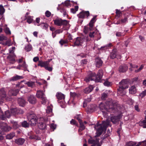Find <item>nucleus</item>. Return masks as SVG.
Here are the masks:
<instances>
[{
	"label": "nucleus",
	"instance_id": "f257e3e1",
	"mask_svg": "<svg viewBox=\"0 0 146 146\" xmlns=\"http://www.w3.org/2000/svg\"><path fill=\"white\" fill-rule=\"evenodd\" d=\"M117 104L115 101L111 99L106 101L104 107H102V104L100 105V109L104 117L107 116V112L114 113L117 111Z\"/></svg>",
	"mask_w": 146,
	"mask_h": 146
},
{
	"label": "nucleus",
	"instance_id": "f03ea898",
	"mask_svg": "<svg viewBox=\"0 0 146 146\" xmlns=\"http://www.w3.org/2000/svg\"><path fill=\"white\" fill-rule=\"evenodd\" d=\"M110 122L108 119L103 121L101 124L98 123L94 126V128L97 130L96 137L100 136L104 130H106L107 127L110 125Z\"/></svg>",
	"mask_w": 146,
	"mask_h": 146
},
{
	"label": "nucleus",
	"instance_id": "7ed1b4c3",
	"mask_svg": "<svg viewBox=\"0 0 146 146\" xmlns=\"http://www.w3.org/2000/svg\"><path fill=\"white\" fill-rule=\"evenodd\" d=\"M103 75L102 71L99 70L97 75L94 73H91L89 74L88 77L84 79L86 82L90 81H94L95 82H101Z\"/></svg>",
	"mask_w": 146,
	"mask_h": 146
},
{
	"label": "nucleus",
	"instance_id": "20e7f679",
	"mask_svg": "<svg viewBox=\"0 0 146 146\" xmlns=\"http://www.w3.org/2000/svg\"><path fill=\"white\" fill-rule=\"evenodd\" d=\"M53 21L54 24L56 26H60L63 25L64 27H66L64 30H68L70 27L69 21L66 20H62L60 18H57L54 20Z\"/></svg>",
	"mask_w": 146,
	"mask_h": 146
},
{
	"label": "nucleus",
	"instance_id": "39448f33",
	"mask_svg": "<svg viewBox=\"0 0 146 146\" xmlns=\"http://www.w3.org/2000/svg\"><path fill=\"white\" fill-rule=\"evenodd\" d=\"M27 118L30 124L32 126H35L37 123L38 118L34 113H30L27 116Z\"/></svg>",
	"mask_w": 146,
	"mask_h": 146
},
{
	"label": "nucleus",
	"instance_id": "423d86ee",
	"mask_svg": "<svg viewBox=\"0 0 146 146\" xmlns=\"http://www.w3.org/2000/svg\"><path fill=\"white\" fill-rule=\"evenodd\" d=\"M119 84V86L117 89L118 92H121L124 89L129 87V82L126 79H123Z\"/></svg>",
	"mask_w": 146,
	"mask_h": 146
},
{
	"label": "nucleus",
	"instance_id": "0eeeda50",
	"mask_svg": "<svg viewBox=\"0 0 146 146\" xmlns=\"http://www.w3.org/2000/svg\"><path fill=\"white\" fill-rule=\"evenodd\" d=\"M36 96L37 98H40L42 100V104H45L47 100L43 91L40 90H38L37 91Z\"/></svg>",
	"mask_w": 146,
	"mask_h": 146
},
{
	"label": "nucleus",
	"instance_id": "6e6552de",
	"mask_svg": "<svg viewBox=\"0 0 146 146\" xmlns=\"http://www.w3.org/2000/svg\"><path fill=\"white\" fill-rule=\"evenodd\" d=\"M96 17H94L91 19L89 24L90 27L89 28L86 27H85L84 32L86 34H87L88 33L89 30L91 31L92 30L94 24L96 21Z\"/></svg>",
	"mask_w": 146,
	"mask_h": 146
},
{
	"label": "nucleus",
	"instance_id": "1a4fd4ad",
	"mask_svg": "<svg viewBox=\"0 0 146 146\" xmlns=\"http://www.w3.org/2000/svg\"><path fill=\"white\" fill-rule=\"evenodd\" d=\"M84 39L80 37H78L76 38L75 41L74 42V45L72 46L74 47L75 46H78L80 45H82L83 43Z\"/></svg>",
	"mask_w": 146,
	"mask_h": 146
},
{
	"label": "nucleus",
	"instance_id": "9d476101",
	"mask_svg": "<svg viewBox=\"0 0 146 146\" xmlns=\"http://www.w3.org/2000/svg\"><path fill=\"white\" fill-rule=\"evenodd\" d=\"M6 94L4 89L3 88L1 89L0 90V97L3 98H6L7 101H11V99L10 97H6Z\"/></svg>",
	"mask_w": 146,
	"mask_h": 146
},
{
	"label": "nucleus",
	"instance_id": "9b49d317",
	"mask_svg": "<svg viewBox=\"0 0 146 146\" xmlns=\"http://www.w3.org/2000/svg\"><path fill=\"white\" fill-rule=\"evenodd\" d=\"M128 68V67L127 65L123 64L119 66L118 68V71L120 72H125L127 71Z\"/></svg>",
	"mask_w": 146,
	"mask_h": 146
},
{
	"label": "nucleus",
	"instance_id": "f8f14e48",
	"mask_svg": "<svg viewBox=\"0 0 146 146\" xmlns=\"http://www.w3.org/2000/svg\"><path fill=\"white\" fill-rule=\"evenodd\" d=\"M90 15V13L89 11H82L78 15V17L80 19H83L84 18L85 16L88 17Z\"/></svg>",
	"mask_w": 146,
	"mask_h": 146
},
{
	"label": "nucleus",
	"instance_id": "ddd939ff",
	"mask_svg": "<svg viewBox=\"0 0 146 146\" xmlns=\"http://www.w3.org/2000/svg\"><path fill=\"white\" fill-rule=\"evenodd\" d=\"M50 61H43L42 60L39 61H38V66H40L41 67H45L47 66H49Z\"/></svg>",
	"mask_w": 146,
	"mask_h": 146
},
{
	"label": "nucleus",
	"instance_id": "4468645a",
	"mask_svg": "<svg viewBox=\"0 0 146 146\" xmlns=\"http://www.w3.org/2000/svg\"><path fill=\"white\" fill-rule=\"evenodd\" d=\"M19 91L18 89H13L10 90L8 93V94L9 96H16Z\"/></svg>",
	"mask_w": 146,
	"mask_h": 146
},
{
	"label": "nucleus",
	"instance_id": "2eb2a0df",
	"mask_svg": "<svg viewBox=\"0 0 146 146\" xmlns=\"http://www.w3.org/2000/svg\"><path fill=\"white\" fill-rule=\"evenodd\" d=\"M28 100L29 102L31 104H35L36 102V98L33 95L29 96L28 98Z\"/></svg>",
	"mask_w": 146,
	"mask_h": 146
},
{
	"label": "nucleus",
	"instance_id": "dca6fc26",
	"mask_svg": "<svg viewBox=\"0 0 146 146\" xmlns=\"http://www.w3.org/2000/svg\"><path fill=\"white\" fill-rule=\"evenodd\" d=\"M119 115L114 116L111 117V121L113 124H116L119 121L120 119Z\"/></svg>",
	"mask_w": 146,
	"mask_h": 146
},
{
	"label": "nucleus",
	"instance_id": "f3484780",
	"mask_svg": "<svg viewBox=\"0 0 146 146\" xmlns=\"http://www.w3.org/2000/svg\"><path fill=\"white\" fill-rule=\"evenodd\" d=\"M1 128L2 131H9L11 130L12 128L5 123L1 127Z\"/></svg>",
	"mask_w": 146,
	"mask_h": 146
},
{
	"label": "nucleus",
	"instance_id": "a211bd4d",
	"mask_svg": "<svg viewBox=\"0 0 146 146\" xmlns=\"http://www.w3.org/2000/svg\"><path fill=\"white\" fill-rule=\"evenodd\" d=\"M56 97L58 100V101L59 103L61 102L59 101L60 100H63L65 98V96L63 94L60 92H58L57 93Z\"/></svg>",
	"mask_w": 146,
	"mask_h": 146
},
{
	"label": "nucleus",
	"instance_id": "6ab92c4d",
	"mask_svg": "<svg viewBox=\"0 0 146 146\" xmlns=\"http://www.w3.org/2000/svg\"><path fill=\"white\" fill-rule=\"evenodd\" d=\"M25 140L23 138H19L15 139V142L18 145H22L25 142Z\"/></svg>",
	"mask_w": 146,
	"mask_h": 146
},
{
	"label": "nucleus",
	"instance_id": "aec40b11",
	"mask_svg": "<svg viewBox=\"0 0 146 146\" xmlns=\"http://www.w3.org/2000/svg\"><path fill=\"white\" fill-rule=\"evenodd\" d=\"M94 88V87L92 85H90L88 87L84 89V93L86 94H88L92 91Z\"/></svg>",
	"mask_w": 146,
	"mask_h": 146
},
{
	"label": "nucleus",
	"instance_id": "412c9836",
	"mask_svg": "<svg viewBox=\"0 0 146 146\" xmlns=\"http://www.w3.org/2000/svg\"><path fill=\"white\" fill-rule=\"evenodd\" d=\"M96 66L97 67H100L102 66L103 62L99 58H96L95 60Z\"/></svg>",
	"mask_w": 146,
	"mask_h": 146
},
{
	"label": "nucleus",
	"instance_id": "4be33fe9",
	"mask_svg": "<svg viewBox=\"0 0 146 146\" xmlns=\"http://www.w3.org/2000/svg\"><path fill=\"white\" fill-rule=\"evenodd\" d=\"M137 92L136 87L135 86H132L129 87V93L131 94H135Z\"/></svg>",
	"mask_w": 146,
	"mask_h": 146
},
{
	"label": "nucleus",
	"instance_id": "5701e85b",
	"mask_svg": "<svg viewBox=\"0 0 146 146\" xmlns=\"http://www.w3.org/2000/svg\"><path fill=\"white\" fill-rule=\"evenodd\" d=\"M23 78V77L22 76H20L18 75H17L11 78L10 79V80L11 81H15L20 79H22Z\"/></svg>",
	"mask_w": 146,
	"mask_h": 146
},
{
	"label": "nucleus",
	"instance_id": "b1692460",
	"mask_svg": "<svg viewBox=\"0 0 146 146\" xmlns=\"http://www.w3.org/2000/svg\"><path fill=\"white\" fill-rule=\"evenodd\" d=\"M38 126L39 128L41 129H44L46 126L44 121L39 122L38 124Z\"/></svg>",
	"mask_w": 146,
	"mask_h": 146
},
{
	"label": "nucleus",
	"instance_id": "393cba45",
	"mask_svg": "<svg viewBox=\"0 0 146 146\" xmlns=\"http://www.w3.org/2000/svg\"><path fill=\"white\" fill-rule=\"evenodd\" d=\"M15 132H12L7 135L6 136V138L7 139H11L15 136Z\"/></svg>",
	"mask_w": 146,
	"mask_h": 146
},
{
	"label": "nucleus",
	"instance_id": "a878e982",
	"mask_svg": "<svg viewBox=\"0 0 146 146\" xmlns=\"http://www.w3.org/2000/svg\"><path fill=\"white\" fill-rule=\"evenodd\" d=\"M5 11V9L3 7L2 5H0V20L3 17V14Z\"/></svg>",
	"mask_w": 146,
	"mask_h": 146
},
{
	"label": "nucleus",
	"instance_id": "bb28decb",
	"mask_svg": "<svg viewBox=\"0 0 146 146\" xmlns=\"http://www.w3.org/2000/svg\"><path fill=\"white\" fill-rule=\"evenodd\" d=\"M18 102L19 105L21 106H23L26 103V101L23 98H19L18 99Z\"/></svg>",
	"mask_w": 146,
	"mask_h": 146
},
{
	"label": "nucleus",
	"instance_id": "cd10ccee",
	"mask_svg": "<svg viewBox=\"0 0 146 146\" xmlns=\"http://www.w3.org/2000/svg\"><path fill=\"white\" fill-rule=\"evenodd\" d=\"M25 84L27 85L28 87L32 88L35 86V82L32 81H28L26 82Z\"/></svg>",
	"mask_w": 146,
	"mask_h": 146
},
{
	"label": "nucleus",
	"instance_id": "c85d7f7f",
	"mask_svg": "<svg viewBox=\"0 0 146 146\" xmlns=\"http://www.w3.org/2000/svg\"><path fill=\"white\" fill-rule=\"evenodd\" d=\"M112 46L111 43H110L109 44L106 45L105 46L101 47L100 49V50H105L108 49V48Z\"/></svg>",
	"mask_w": 146,
	"mask_h": 146
},
{
	"label": "nucleus",
	"instance_id": "c756f323",
	"mask_svg": "<svg viewBox=\"0 0 146 146\" xmlns=\"http://www.w3.org/2000/svg\"><path fill=\"white\" fill-rule=\"evenodd\" d=\"M117 55V51L116 50H113L111 53L110 56L111 58L114 59L115 58Z\"/></svg>",
	"mask_w": 146,
	"mask_h": 146
},
{
	"label": "nucleus",
	"instance_id": "7c9ffc66",
	"mask_svg": "<svg viewBox=\"0 0 146 146\" xmlns=\"http://www.w3.org/2000/svg\"><path fill=\"white\" fill-rule=\"evenodd\" d=\"M11 123L14 129H16L18 128L19 126L17 122L11 120Z\"/></svg>",
	"mask_w": 146,
	"mask_h": 146
},
{
	"label": "nucleus",
	"instance_id": "2f4dec72",
	"mask_svg": "<svg viewBox=\"0 0 146 146\" xmlns=\"http://www.w3.org/2000/svg\"><path fill=\"white\" fill-rule=\"evenodd\" d=\"M137 143L136 142L129 141L127 142L125 145V146H133L136 145Z\"/></svg>",
	"mask_w": 146,
	"mask_h": 146
},
{
	"label": "nucleus",
	"instance_id": "473e14b6",
	"mask_svg": "<svg viewBox=\"0 0 146 146\" xmlns=\"http://www.w3.org/2000/svg\"><path fill=\"white\" fill-rule=\"evenodd\" d=\"M80 125L79 128L78 129V132H80L85 129V127L82 122L80 123Z\"/></svg>",
	"mask_w": 146,
	"mask_h": 146
},
{
	"label": "nucleus",
	"instance_id": "72a5a7b5",
	"mask_svg": "<svg viewBox=\"0 0 146 146\" xmlns=\"http://www.w3.org/2000/svg\"><path fill=\"white\" fill-rule=\"evenodd\" d=\"M88 142L89 144H93V145H92V146H93L95 145L97 143V141L94 139H91L88 140Z\"/></svg>",
	"mask_w": 146,
	"mask_h": 146
},
{
	"label": "nucleus",
	"instance_id": "f704fd0d",
	"mask_svg": "<svg viewBox=\"0 0 146 146\" xmlns=\"http://www.w3.org/2000/svg\"><path fill=\"white\" fill-rule=\"evenodd\" d=\"M29 123H28L26 121H24L22 123L21 125L23 127L27 128L29 126Z\"/></svg>",
	"mask_w": 146,
	"mask_h": 146
},
{
	"label": "nucleus",
	"instance_id": "c9c22d12",
	"mask_svg": "<svg viewBox=\"0 0 146 146\" xmlns=\"http://www.w3.org/2000/svg\"><path fill=\"white\" fill-rule=\"evenodd\" d=\"M10 113L11 115H14L17 114V109L11 108L10 110Z\"/></svg>",
	"mask_w": 146,
	"mask_h": 146
},
{
	"label": "nucleus",
	"instance_id": "e433bc0d",
	"mask_svg": "<svg viewBox=\"0 0 146 146\" xmlns=\"http://www.w3.org/2000/svg\"><path fill=\"white\" fill-rule=\"evenodd\" d=\"M11 115L10 112L9 111H7L5 112V115L4 116L5 117H5H7L8 118H9L10 116Z\"/></svg>",
	"mask_w": 146,
	"mask_h": 146
},
{
	"label": "nucleus",
	"instance_id": "4c0bfd02",
	"mask_svg": "<svg viewBox=\"0 0 146 146\" xmlns=\"http://www.w3.org/2000/svg\"><path fill=\"white\" fill-rule=\"evenodd\" d=\"M71 97L73 98L77 97L78 96V95L75 92H70V93Z\"/></svg>",
	"mask_w": 146,
	"mask_h": 146
},
{
	"label": "nucleus",
	"instance_id": "58836bf2",
	"mask_svg": "<svg viewBox=\"0 0 146 146\" xmlns=\"http://www.w3.org/2000/svg\"><path fill=\"white\" fill-rule=\"evenodd\" d=\"M96 31L90 32L89 35V36L91 38H93L96 34Z\"/></svg>",
	"mask_w": 146,
	"mask_h": 146
},
{
	"label": "nucleus",
	"instance_id": "ea45409f",
	"mask_svg": "<svg viewBox=\"0 0 146 146\" xmlns=\"http://www.w3.org/2000/svg\"><path fill=\"white\" fill-rule=\"evenodd\" d=\"M4 116V113L1 111V108H0V118L2 120H4L5 119V117Z\"/></svg>",
	"mask_w": 146,
	"mask_h": 146
},
{
	"label": "nucleus",
	"instance_id": "a19ab883",
	"mask_svg": "<svg viewBox=\"0 0 146 146\" xmlns=\"http://www.w3.org/2000/svg\"><path fill=\"white\" fill-rule=\"evenodd\" d=\"M108 96L107 94L103 93L102 95L101 99L102 100H105L107 98Z\"/></svg>",
	"mask_w": 146,
	"mask_h": 146
},
{
	"label": "nucleus",
	"instance_id": "79ce46f5",
	"mask_svg": "<svg viewBox=\"0 0 146 146\" xmlns=\"http://www.w3.org/2000/svg\"><path fill=\"white\" fill-rule=\"evenodd\" d=\"M32 49L31 45L30 44H28L25 46V50L27 51H30Z\"/></svg>",
	"mask_w": 146,
	"mask_h": 146
},
{
	"label": "nucleus",
	"instance_id": "37998d69",
	"mask_svg": "<svg viewBox=\"0 0 146 146\" xmlns=\"http://www.w3.org/2000/svg\"><path fill=\"white\" fill-rule=\"evenodd\" d=\"M27 19V22L29 24H30L33 21V19L32 18L30 17V16H29L28 17H27V18H26Z\"/></svg>",
	"mask_w": 146,
	"mask_h": 146
},
{
	"label": "nucleus",
	"instance_id": "c03bdc74",
	"mask_svg": "<svg viewBox=\"0 0 146 146\" xmlns=\"http://www.w3.org/2000/svg\"><path fill=\"white\" fill-rule=\"evenodd\" d=\"M144 67V66L143 65H141L140 66V67L138 69L135 70H134L135 72L136 73H137L140 72L143 69Z\"/></svg>",
	"mask_w": 146,
	"mask_h": 146
},
{
	"label": "nucleus",
	"instance_id": "a18cd8bd",
	"mask_svg": "<svg viewBox=\"0 0 146 146\" xmlns=\"http://www.w3.org/2000/svg\"><path fill=\"white\" fill-rule=\"evenodd\" d=\"M60 11L63 13V16L65 17L67 15L66 10L64 9H62L60 10Z\"/></svg>",
	"mask_w": 146,
	"mask_h": 146
},
{
	"label": "nucleus",
	"instance_id": "49530a36",
	"mask_svg": "<svg viewBox=\"0 0 146 146\" xmlns=\"http://www.w3.org/2000/svg\"><path fill=\"white\" fill-rule=\"evenodd\" d=\"M115 13L116 14V17H117L118 18L119 17L120 14L121 13V12L119 10L116 9Z\"/></svg>",
	"mask_w": 146,
	"mask_h": 146
},
{
	"label": "nucleus",
	"instance_id": "de8ad7c7",
	"mask_svg": "<svg viewBox=\"0 0 146 146\" xmlns=\"http://www.w3.org/2000/svg\"><path fill=\"white\" fill-rule=\"evenodd\" d=\"M146 95V90L143 91L139 94V96L142 98Z\"/></svg>",
	"mask_w": 146,
	"mask_h": 146
},
{
	"label": "nucleus",
	"instance_id": "09e8293b",
	"mask_svg": "<svg viewBox=\"0 0 146 146\" xmlns=\"http://www.w3.org/2000/svg\"><path fill=\"white\" fill-rule=\"evenodd\" d=\"M59 43L62 46L63 44L68 43V41L67 40H64L63 39H61L59 42Z\"/></svg>",
	"mask_w": 146,
	"mask_h": 146
},
{
	"label": "nucleus",
	"instance_id": "8fccbe9b",
	"mask_svg": "<svg viewBox=\"0 0 146 146\" xmlns=\"http://www.w3.org/2000/svg\"><path fill=\"white\" fill-rule=\"evenodd\" d=\"M127 103L128 104L130 105H131L133 104V101L131 99L129 98L128 99Z\"/></svg>",
	"mask_w": 146,
	"mask_h": 146
},
{
	"label": "nucleus",
	"instance_id": "3c124183",
	"mask_svg": "<svg viewBox=\"0 0 146 146\" xmlns=\"http://www.w3.org/2000/svg\"><path fill=\"white\" fill-rule=\"evenodd\" d=\"M4 31L5 33L7 34L10 35L11 34V31L9 29L8 27H6L4 29Z\"/></svg>",
	"mask_w": 146,
	"mask_h": 146
},
{
	"label": "nucleus",
	"instance_id": "603ef678",
	"mask_svg": "<svg viewBox=\"0 0 146 146\" xmlns=\"http://www.w3.org/2000/svg\"><path fill=\"white\" fill-rule=\"evenodd\" d=\"M115 35L117 36L120 37L122 36H124L125 34L121 32H116Z\"/></svg>",
	"mask_w": 146,
	"mask_h": 146
},
{
	"label": "nucleus",
	"instance_id": "864d4df0",
	"mask_svg": "<svg viewBox=\"0 0 146 146\" xmlns=\"http://www.w3.org/2000/svg\"><path fill=\"white\" fill-rule=\"evenodd\" d=\"M41 26L43 29H46L48 28V25L46 23H43Z\"/></svg>",
	"mask_w": 146,
	"mask_h": 146
},
{
	"label": "nucleus",
	"instance_id": "5fc2aeb1",
	"mask_svg": "<svg viewBox=\"0 0 146 146\" xmlns=\"http://www.w3.org/2000/svg\"><path fill=\"white\" fill-rule=\"evenodd\" d=\"M3 44L5 45H7L8 46H10L11 45V43L10 40H8L6 41L5 43Z\"/></svg>",
	"mask_w": 146,
	"mask_h": 146
},
{
	"label": "nucleus",
	"instance_id": "6e6d98bb",
	"mask_svg": "<svg viewBox=\"0 0 146 146\" xmlns=\"http://www.w3.org/2000/svg\"><path fill=\"white\" fill-rule=\"evenodd\" d=\"M145 113L146 116H145V119H144L142 121L143 123V127L144 128H146V110L145 111Z\"/></svg>",
	"mask_w": 146,
	"mask_h": 146
},
{
	"label": "nucleus",
	"instance_id": "4d7b16f0",
	"mask_svg": "<svg viewBox=\"0 0 146 146\" xmlns=\"http://www.w3.org/2000/svg\"><path fill=\"white\" fill-rule=\"evenodd\" d=\"M45 15L47 17H50L51 15V13L48 11H46L45 13Z\"/></svg>",
	"mask_w": 146,
	"mask_h": 146
},
{
	"label": "nucleus",
	"instance_id": "13d9d810",
	"mask_svg": "<svg viewBox=\"0 0 146 146\" xmlns=\"http://www.w3.org/2000/svg\"><path fill=\"white\" fill-rule=\"evenodd\" d=\"M88 61L86 59H84L82 60L81 61V64L82 65L86 64Z\"/></svg>",
	"mask_w": 146,
	"mask_h": 146
},
{
	"label": "nucleus",
	"instance_id": "bf43d9fd",
	"mask_svg": "<svg viewBox=\"0 0 146 146\" xmlns=\"http://www.w3.org/2000/svg\"><path fill=\"white\" fill-rule=\"evenodd\" d=\"M70 123L71 124L77 125V124L76 122L74 119H72L70 121Z\"/></svg>",
	"mask_w": 146,
	"mask_h": 146
},
{
	"label": "nucleus",
	"instance_id": "052dcab7",
	"mask_svg": "<svg viewBox=\"0 0 146 146\" xmlns=\"http://www.w3.org/2000/svg\"><path fill=\"white\" fill-rule=\"evenodd\" d=\"M129 65L130 67L134 68H137L138 67V66L136 65H133L132 63H130Z\"/></svg>",
	"mask_w": 146,
	"mask_h": 146
},
{
	"label": "nucleus",
	"instance_id": "680f3d73",
	"mask_svg": "<svg viewBox=\"0 0 146 146\" xmlns=\"http://www.w3.org/2000/svg\"><path fill=\"white\" fill-rule=\"evenodd\" d=\"M29 138L31 139H36V137L34 135H30Z\"/></svg>",
	"mask_w": 146,
	"mask_h": 146
},
{
	"label": "nucleus",
	"instance_id": "e2e57ef3",
	"mask_svg": "<svg viewBox=\"0 0 146 146\" xmlns=\"http://www.w3.org/2000/svg\"><path fill=\"white\" fill-rule=\"evenodd\" d=\"M111 83L107 81H105L104 83V85L105 86H109L111 84Z\"/></svg>",
	"mask_w": 146,
	"mask_h": 146
},
{
	"label": "nucleus",
	"instance_id": "0e129e2a",
	"mask_svg": "<svg viewBox=\"0 0 146 146\" xmlns=\"http://www.w3.org/2000/svg\"><path fill=\"white\" fill-rule=\"evenodd\" d=\"M49 66H46L45 68L50 72H51L52 70V68L51 67H48Z\"/></svg>",
	"mask_w": 146,
	"mask_h": 146
},
{
	"label": "nucleus",
	"instance_id": "69168bd1",
	"mask_svg": "<svg viewBox=\"0 0 146 146\" xmlns=\"http://www.w3.org/2000/svg\"><path fill=\"white\" fill-rule=\"evenodd\" d=\"M64 5L66 6H68L70 5V1L66 0L65 1L64 3Z\"/></svg>",
	"mask_w": 146,
	"mask_h": 146
},
{
	"label": "nucleus",
	"instance_id": "338daca9",
	"mask_svg": "<svg viewBox=\"0 0 146 146\" xmlns=\"http://www.w3.org/2000/svg\"><path fill=\"white\" fill-rule=\"evenodd\" d=\"M17 113H20V114H23V113L24 111L23 110L19 109H17Z\"/></svg>",
	"mask_w": 146,
	"mask_h": 146
},
{
	"label": "nucleus",
	"instance_id": "774afa93",
	"mask_svg": "<svg viewBox=\"0 0 146 146\" xmlns=\"http://www.w3.org/2000/svg\"><path fill=\"white\" fill-rule=\"evenodd\" d=\"M120 21L121 23H126L127 21V18L126 17H125L124 19H121Z\"/></svg>",
	"mask_w": 146,
	"mask_h": 146
}]
</instances>
